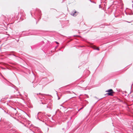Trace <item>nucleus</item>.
Wrapping results in <instances>:
<instances>
[{"instance_id":"1","label":"nucleus","mask_w":133,"mask_h":133,"mask_svg":"<svg viewBox=\"0 0 133 133\" xmlns=\"http://www.w3.org/2000/svg\"><path fill=\"white\" fill-rule=\"evenodd\" d=\"M4 128L7 129H12V124L9 122L6 121L4 122Z\"/></svg>"},{"instance_id":"2","label":"nucleus","mask_w":133,"mask_h":133,"mask_svg":"<svg viewBox=\"0 0 133 133\" xmlns=\"http://www.w3.org/2000/svg\"><path fill=\"white\" fill-rule=\"evenodd\" d=\"M106 92H108V93H106L105 95L107 96H112L113 95V93L114 92L112 90L110 89L105 91Z\"/></svg>"},{"instance_id":"3","label":"nucleus","mask_w":133,"mask_h":133,"mask_svg":"<svg viewBox=\"0 0 133 133\" xmlns=\"http://www.w3.org/2000/svg\"><path fill=\"white\" fill-rule=\"evenodd\" d=\"M78 12H77L76 11L74 10H73V11L72 12H71V15L74 16H76L77 15V14H78Z\"/></svg>"},{"instance_id":"4","label":"nucleus","mask_w":133,"mask_h":133,"mask_svg":"<svg viewBox=\"0 0 133 133\" xmlns=\"http://www.w3.org/2000/svg\"><path fill=\"white\" fill-rule=\"evenodd\" d=\"M37 12H38V17H40V18H39V20L41 18V16L42 15V14L41 13V11L39 10V9H37Z\"/></svg>"},{"instance_id":"5","label":"nucleus","mask_w":133,"mask_h":133,"mask_svg":"<svg viewBox=\"0 0 133 133\" xmlns=\"http://www.w3.org/2000/svg\"><path fill=\"white\" fill-rule=\"evenodd\" d=\"M13 112H14V113H11V114H13V115H14V114L16 116V114H17V111L16 110V109L14 108H12V110Z\"/></svg>"},{"instance_id":"6","label":"nucleus","mask_w":133,"mask_h":133,"mask_svg":"<svg viewBox=\"0 0 133 133\" xmlns=\"http://www.w3.org/2000/svg\"><path fill=\"white\" fill-rule=\"evenodd\" d=\"M94 49H95V50H99V48H98L96 49H95V48H94Z\"/></svg>"},{"instance_id":"7","label":"nucleus","mask_w":133,"mask_h":133,"mask_svg":"<svg viewBox=\"0 0 133 133\" xmlns=\"http://www.w3.org/2000/svg\"><path fill=\"white\" fill-rule=\"evenodd\" d=\"M40 113H41V112H39L38 113V114H37V118H38V115H39V114Z\"/></svg>"},{"instance_id":"8","label":"nucleus","mask_w":133,"mask_h":133,"mask_svg":"<svg viewBox=\"0 0 133 133\" xmlns=\"http://www.w3.org/2000/svg\"><path fill=\"white\" fill-rule=\"evenodd\" d=\"M41 103H42V104H45L46 103L45 102L43 103V102H42Z\"/></svg>"},{"instance_id":"9","label":"nucleus","mask_w":133,"mask_h":133,"mask_svg":"<svg viewBox=\"0 0 133 133\" xmlns=\"http://www.w3.org/2000/svg\"><path fill=\"white\" fill-rule=\"evenodd\" d=\"M85 95H86V96L87 98H88L89 97L88 95L86 94H85Z\"/></svg>"},{"instance_id":"10","label":"nucleus","mask_w":133,"mask_h":133,"mask_svg":"<svg viewBox=\"0 0 133 133\" xmlns=\"http://www.w3.org/2000/svg\"><path fill=\"white\" fill-rule=\"evenodd\" d=\"M56 42V43L57 44H59V43L58 42Z\"/></svg>"},{"instance_id":"11","label":"nucleus","mask_w":133,"mask_h":133,"mask_svg":"<svg viewBox=\"0 0 133 133\" xmlns=\"http://www.w3.org/2000/svg\"><path fill=\"white\" fill-rule=\"evenodd\" d=\"M32 35V34H28L27 35Z\"/></svg>"},{"instance_id":"12","label":"nucleus","mask_w":133,"mask_h":133,"mask_svg":"<svg viewBox=\"0 0 133 133\" xmlns=\"http://www.w3.org/2000/svg\"><path fill=\"white\" fill-rule=\"evenodd\" d=\"M73 93L74 94H75V95H76L75 94V93L74 92H73Z\"/></svg>"},{"instance_id":"13","label":"nucleus","mask_w":133,"mask_h":133,"mask_svg":"<svg viewBox=\"0 0 133 133\" xmlns=\"http://www.w3.org/2000/svg\"><path fill=\"white\" fill-rule=\"evenodd\" d=\"M126 22H128V23H130V22H129L128 21H126Z\"/></svg>"},{"instance_id":"14","label":"nucleus","mask_w":133,"mask_h":133,"mask_svg":"<svg viewBox=\"0 0 133 133\" xmlns=\"http://www.w3.org/2000/svg\"><path fill=\"white\" fill-rule=\"evenodd\" d=\"M30 13H31V15L32 16V12H30Z\"/></svg>"},{"instance_id":"15","label":"nucleus","mask_w":133,"mask_h":133,"mask_svg":"<svg viewBox=\"0 0 133 133\" xmlns=\"http://www.w3.org/2000/svg\"><path fill=\"white\" fill-rule=\"evenodd\" d=\"M82 108H83L82 107V108H81V109H80V110H81V109H82Z\"/></svg>"},{"instance_id":"16","label":"nucleus","mask_w":133,"mask_h":133,"mask_svg":"<svg viewBox=\"0 0 133 133\" xmlns=\"http://www.w3.org/2000/svg\"><path fill=\"white\" fill-rule=\"evenodd\" d=\"M60 99V98H58V99Z\"/></svg>"},{"instance_id":"17","label":"nucleus","mask_w":133,"mask_h":133,"mask_svg":"<svg viewBox=\"0 0 133 133\" xmlns=\"http://www.w3.org/2000/svg\"><path fill=\"white\" fill-rule=\"evenodd\" d=\"M33 87H35V86H34V85H33Z\"/></svg>"},{"instance_id":"18","label":"nucleus","mask_w":133,"mask_h":133,"mask_svg":"<svg viewBox=\"0 0 133 133\" xmlns=\"http://www.w3.org/2000/svg\"><path fill=\"white\" fill-rule=\"evenodd\" d=\"M39 94H41V93H39Z\"/></svg>"},{"instance_id":"19","label":"nucleus","mask_w":133,"mask_h":133,"mask_svg":"<svg viewBox=\"0 0 133 133\" xmlns=\"http://www.w3.org/2000/svg\"><path fill=\"white\" fill-rule=\"evenodd\" d=\"M13 55L15 56V55Z\"/></svg>"},{"instance_id":"20","label":"nucleus","mask_w":133,"mask_h":133,"mask_svg":"<svg viewBox=\"0 0 133 133\" xmlns=\"http://www.w3.org/2000/svg\"><path fill=\"white\" fill-rule=\"evenodd\" d=\"M90 2H91V0H90Z\"/></svg>"},{"instance_id":"21","label":"nucleus","mask_w":133,"mask_h":133,"mask_svg":"<svg viewBox=\"0 0 133 133\" xmlns=\"http://www.w3.org/2000/svg\"><path fill=\"white\" fill-rule=\"evenodd\" d=\"M88 103V102L87 101H86Z\"/></svg>"},{"instance_id":"22","label":"nucleus","mask_w":133,"mask_h":133,"mask_svg":"<svg viewBox=\"0 0 133 133\" xmlns=\"http://www.w3.org/2000/svg\"><path fill=\"white\" fill-rule=\"evenodd\" d=\"M34 132V133H36L35 132Z\"/></svg>"}]
</instances>
